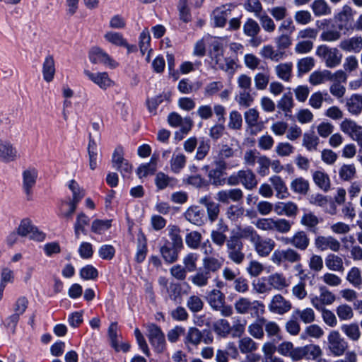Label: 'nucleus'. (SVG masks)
<instances>
[{"label":"nucleus","instance_id":"nucleus-60","mask_svg":"<svg viewBox=\"0 0 362 362\" xmlns=\"http://www.w3.org/2000/svg\"><path fill=\"white\" fill-rule=\"evenodd\" d=\"M189 0H179L177 4L180 19L185 23H188L192 19L189 8Z\"/></svg>","mask_w":362,"mask_h":362},{"label":"nucleus","instance_id":"nucleus-5","mask_svg":"<svg viewBox=\"0 0 362 362\" xmlns=\"http://www.w3.org/2000/svg\"><path fill=\"white\" fill-rule=\"evenodd\" d=\"M316 55L322 59L328 68H334L341 64L342 54L336 47L322 45L317 47Z\"/></svg>","mask_w":362,"mask_h":362},{"label":"nucleus","instance_id":"nucleus-35","mask_svg":"<svg viewBox=\"0 0 362 362\" xmlns=\"http://www.w3.org/2000/svg\"><path fill=\"white\" fill-rule=\"evenodd\" d=\"M333 80L332 74L329 70L315 71L309 76L308 81L313 86H318Z\"/></svg>","mask_w":362,"mask_h":362},{"label":"nucleus","instance_id":"nucleus-6","mask_svg":"<svg viewBox=\"0 0 362 362\" xmlns=\"http://www.w3.org/2000/svg\"><path fill=\"white\" fill-rule=\"evenodd\" d=\"M301 255L295 249L288 247L276 250L271 256V261L276 266L284 264H296L301 261Z\"/></svg>","mask_w":362,"mask_h":362},{"label":"nucleus","instance_id":"nucleus-4","mask_svg":"<svg viewBox=\"0 0 362 362\" xmlns=\"http://www.w3.org/2000/svg\"><path fill=\"white\" fill-rule=\"evenodd\" d=\"M69 188L73 194L72 199L69 202H62L60 206L61 216L66 218H70L71 217L72 214L76 211L78 203L85 196L84 190L79 187L78 184L74 180L69 182Z\"/></svg>","mask_w":362,"mask_h":362},{"label":"nucleus","instance_id":"nucleus-10","mask_svg":"<svg viewBox=\"0 0 362 362\" xmlns=\"http://www.w3.org/2000/svg\"><path fill=\"white\" fill-rule=\"evenodd\" d=\"M17 231L20 236H28L29 238L37 241H42L45 236L42 232L39 231L29 218H24L21 221Z\"/></svg>","mask_w":362,"mask_h":362},{"label":"nucleus","instance_id":"nucleus-64","mask_svg":"<svg viewBox=\"0 0 362 362\" xmlns=\"http://www.w3.org/2000/svg\"><path fill=\"white\" fill-rule=\"evenodd\" d=\"M252 90H240L235 100L238 105L241 107H248L254 102V97L251 93Z\"/></svg>","mask_w":362,"mask_h":362},{"label":"nucleus","instance_id":"nucleus-29","mask_svg":"<svg viewBox=\"0 0 362 362\" xmlns=\"http://www.w3.org/2000/svg\"><path fill=\"white\" fill-rule=\"evenodd\" d=\"M231 8L228 6L216 8L212 13V18L216 27H223L228 17L230 15Z\"/></svg>","mask_w":362,"mask_h":362},{"label":"nucleus","instance_id":"nucleus-37","mask_svg":"<svg viewBox=\"0 0 362 362\" xmlns=\"http://www.w3.org/2000/svg\"><path fill=\"white\" fill-rule=\"evenodd\" d=\"M202 338L203 333L199 329L189 327L185 334L184 343L187 346L189 345L197 346L202 341Z\"/></svg>","mask_w":362,"mask_h":362},{"label":"nucleus","instance_id":"nucleus-2","mask_svg":"<svg viewBox=\"0 0 362 362\" xmlns=\"http://www.w3.org/2000/svg\"><path fill=\"white\" fill-rule=\"evenodd\" d=\"M247 240L253 245L257 254L261 257H268L274 250L276 243L271 238H263L251 226H245Z\"/></svg>","mask_w":362,"mask_h":362},{"label":"nucleus","instance_id":"nucleus-34","mask_svg":"<svg viewBox=\"0 0 362 362\" xmlns=\"http://www.w3.org/2000/svg\"><path fill=\"white\" fill-rule=\"evenodd\" d=\"M238 345L240 352L243 354L254 353L259 347L258 344L248 336L240 337L238 341Z\"/></svg>","mask_w":362,"mask_h":362},{"label":"nucleus","instance_id":"nucleus-26","mask_svg":"<svg viewBox=\"0 0 362 362\" xmlns=\"http://www.w3.org/2000/svg\"><path fill=\"white\" fill-rule=\"evenodd\" d=\"M269 182L276 191V197L278 199H284L289 197L290 194L286 183L280 176H272L269 178Z\"/></svg>","mask_w":362,"mask_h":362},{"label":"nucleus","instance_id":"nucleus-57","mask_svg":"<svg viewBox=\"0 0 362 362\" xmlns=\"http://www.w3.org/2000/svg\"><path fill=\"white\" fill-rule=\"evenodd\" d=\"M243 33L245 35L254 37L260 32L259 24L252 18H248L243 26Z\"/></svg>","mask_w":362,"mask_h":362},{"label":"nucleus","instance_id":"nucleus-30","mask_svg":"<svg viewBox=\"0 0 362 362\" xmlns=\"http://www.w3.org/2000/svg\"><path fill=\"white\" fill-rule=\"evenodd\" d=\"M224 262L223 258H217L214 256L204 257L202 259L203 269L211 275L219 271Z\"/></svg>","mask_w":362,"mask_h":362},{"label":"nucleus","instance_id":"nucleus-50","mask_svg":"<svg viewBox=\"0 0 362 362\" xmlns=\"http://www.w3.org/2000/svg\"><path fill=\"white\" fill-rule=\"evenodd\" d=\"M309 182L303 177H297L291 182V189L293 192L300 194H306L309 190Z\"/></svg>","mask_w":362,"mask_h":362},{"label":"nucleus","instance_id":"nucleus-20","mask_svg":"<svg viewBox=\"0 0 362 362\" xmlns=\"http://www.w3.org/2000/svg\"><path fill=\"white\" fill-rule=\"evenodd\" d=\"M243 197V192L238 188L221 190L216 194V199L225 204H228L230 201L235 202H239L242 200Z\"/></svg>","mask_w":362,"mask_h":362},{"label":"nucleus","instance_id":"nucleus-36","mask_svg":"<svg viewBox=\"0 0 362 362\" xmlns=\"http://www.w3.org/2000/svg\"><path fill=\"white\" fill-rule=\"evenodd\" d=\"M325 266L333 272H341L344 270L343 259L334 253H329L326 256Z\"/></svg>","mask_w":362,"mask_h":362},{"label":"nucleus","instance_id":"nucleus-56","mask_svg":"<svg viewBox=\"0 0 362 362\" xmlns=\"http://www.w3.org/2000/svg\"><path fill=\"white\" fill-rule=\"evenodd\" d=\"M185 217L193 224L200 225L202 223V213L197 206L189 207L185 213Z\"/></svg>","mask_w":362,"mask_h":362},{"label":"nucleus","instance_id":"nucleus-8","mask_svg":"<svg viewBox=\"0 0 362 362\" xmlns=\"http://www.w3.org/2000/svg\"><path fill=\"white\" fill-rule=\"evenodd\" d=\"M146 335L150 344L154 348L155 351L162 353L165 349V334L160 327L156 324L151 323L146 325Z\"/></svg>","mask_w":362,"mask_h":362},{"label":"nucleus","instance_id":"nucleus-24","mask_svg":"<svg viewBox=\"0 0 362 362\" xmlns=\"http://www.w3.org/2000/svg\"><path fill=\"white\" fill-rule=\"evenodd\" d=\"M206 299L211 309L216 311L222 307L223 303H225L226 297L219 289L214 288L207 293Z\"/></svg>","mask_w":362,"mask_h":362},{"label":"nucleus","instance_id":"nucleus-31","mask_svg":"<svg viewBox=\"0 0 362 362\" xmlns=\"http://www.w3.org/2000/svg\"><path fill=\"white\" fill-rule=\"evenodd\" d=\"M211 275L203 268L196 270V273L189 278L191 283L199 288L205 287L209 284Z\"/></svg>","mask_w":362,"mask_h":362},{"label":"nucleus","instance_id":"nucleus-42","mask_svg":"<svg viewBox=\"0 0 362 362\" xmlns=\"http://www.w3.org/2000/svg\"><path fill=\"white\" fill-rule=\"evenodd\" d=\"M187 158L182 153H174L170 160V170L173 173H179L185 166Z\"/></svg>","mask_w":362,"mask_h":362},{"label":"nucleus","instance_id":"nucleus-22","mask_svg":"<svg viewBox=\"0 0 362 362\" xmlns=\"http://www.w3.org/2000/svg\"><path fill=\"white\" fill-rule=\"evenodd\" d=\"M256 320L247 327L248 334L256 339H262L264 337V326L266 318L264 317H254Z\"/></svg>","mask_w":362,"mask_h":362},{"label":"nucleus","instance_id":"nucleus-53","mask_svg":"<svg viewBox=\"0 0 362 362\" xmlns=\"http://www.w3.org/2000/svg\"><path fill=\"white\" fill-rule=\"evenodd\" d=\"M356 168L354 164H343L339 169V176L343 181H350L355 178Z\"/></svg>","mask_w":362,"mask_h":362},{"label":"nucleus","instance_id":"nucleus-51","mask_svg":"<svg viewBox=\"0 0 362 362\" xmlns=\"http://www.w3.org/2000/svg\"><path fill=\"white\" fill-rule=\"evenodd\" d=\"M199 255L197 252H189L182 259L183 267L188 272H193L197 269V262Z\"/></svg>","mask_w":362,"mask_h":362},{"label":"nucleus","instance_id":"nucleus-14","mask_svg":"<svg viewBox=\"0 0 362 362\" xmlns=\"http://www.w3.org/2000/svg\"><path fill=\"white\" fill-rule=\"evenodd\" d=\"M291 308V303L281 294L274 295L268 305L269 310L278 315H284L288 313Z\"/></svg>","mask_w":362,"mask_h":362},{"label":"nucleus","instance_id":"nucleus-62","mask_svg":"<svg viewBox=\"0 0 362 362\" xmlns=\"http://www.w3.org/2000/svg\"><path fill=\"white\" fill-rule=\"evenodd\" d=\"M180 230L176 226L169 227V236L171 242L170 245L181 250L183 247L182 238L180 234Z\"/></svg>","mask_w":362,"mask_h":362},{"label":"nucleus","instance_id":"nucleus-11","mask_svg":"<svg viewBox=\"0 0 362 362\" xmlns=\"http://www.w3.org/2000/svg\"><path fill=\"white\" fill-rule=\"evenodd\" d=\"M37 177L38 171L35 167L30 166L22 173V187L28 200L31 199L33 188L36 184Z\"/></svg>","mask_w":362,"mask_h":362},{"label":"nucleus","instance_id":"nucleus-44","mask_svg":"<svg viewBox=\"0 0 362 362\" xmlns=\"http://www.w3.org/2000/svg\"><path fill=\"white\" fill-rule=\"evenodd\" d=\"M354 12L352 8L349 6H344L341 11L338 14L337 18L339 21V28H347L349 25L353 21Z\"/></svg>","mask_w":362,"mask_h":362},{"label":"nucleus","instance_id":"nucleus-33","mask_svg":"<svg viewBox=\"0 0 362 362\" xmlns=\"http://www.w3.org/2000/svg\"><path fill=\"white\" fill-rule=\"evenodd\" d=\"M293 63H280L274 67L277 77L285 82H290L293 76Z\"/></svg>","mask_w":362,"mask_h":362},{"label":"nucleus","instance_id":"nucleus-21","mask_svg":"<svg viewBox=\"0 0 362 362\" xmlns=\"http://www.w3.org/2000/svg\"><path fill=\"white\" fill-rule=\"evenodd\" d=\"M259 54L262 58L274 62L283 60L286 56L285 51L281 50L279 48L275 49L270 45L263 46L259 51Z\"/></svg>","mask_w":362,"mask_h":362},{"label":"nucleus","instance_id":"nucleus-54","mask_svg":"<svg viewBox=\"0 0 362 362\" xmlns=\"http://www.w3.org/2000/svg\"><path fill=\"white\" fill-rule=\"evenodd\" d=\"M238 61L237 56L234 57H225L218 69L224 71L229 75H233L238 69Z\"/></svg>","mask_w":362,"mask_h":362},{"label":"nucleus","instance_id":"nucleus-49","mask_svg":"<svg viewBox=\"0 0 362 362\" xmlns=\"http://www.w3.org/2000/svg\"><path fill=\"white\" fill-rule=\"evenodd\" d=\"M315 16H327L331 13V8L325 0H315L311 4Z\"/></svg>","mask_w":362,"mask_h":362},{"label":"nucleus","instance_id":"nucleus-27","mask_svg":"<svg viewBox=\"0 0 362 362\" xmlns=\"http://www.w3.org/2000/svg\"><path fill=\"white\" fill-rule=\"evenodd\" d=\"M180 250V249L172 246L168 240H166L160 248L162 257L168 264L174 263L177 260Z\"/></svg>","mask_w":362,"mask_h":362},{"label":"nucleus","instance_id":"nucleus-41","mask_svg":"<svg viewBox=\"0 0 362 362\" xmlns=\"http://www.w3.org/2000/svg\"><path fill=\"white\" fill-rule=\"evenodd\" d=\"M313 179L315 185L325 192L330 189V179L329 175L321 170L315 171L313 173Z\"/></svg>","mask_w":362,"mask_h":362},{"label":"nucleus","instance_id":"nucleus-63","mask_svg":"<svg viewBox=\"0 0 362 362\" xmlns=\"http://www.w3.org/2000/svg\"><path fill=\"white\" fill-rule=\"evenodd\" d=\"M319 223L318 217L313 212L305 213L300 219V223L312 231L315 229Z\"/></svg>","mask_w":362,"mask_h":362},{"label":"nucleus","instance_id":"nucleus-38","mask_svg":"<svg viewBox=\"0 0 362 362\" xmlns=\"http://www.w3.org/2000/svg\"><path fill=\"white\" fill-rule=\"evenodd\" d=\"M200 203L206 207L209 219L211 222L216 221L220 212V206L218 204L210 200L205 197L200 199Z\"/></svg>","mask_w":362,"mask_h":362},{"label":"nucleus","instance_id":"nucleus-28","mask_svg":"<svg viewBox=\"0 0 362 362\" xmlns=\"http://www.w3.org/2000/svg\"><path fill=\"white\" fill-rule=\"evenodd\" d=\"M238 177L240 179V183L247 189H252L257 185V180L254 172L250 169L240 170L238 171Z\"/></svg>","mask_w":362,"mask_h":362},{"label":"nucleus","instance_id":"nucleus-23","mask_svg":"<svg viewBox=\"0 0 362 362\" xmlns=\"http://www.w3.org/2000/svg\"><path fill=\"white\" fill-rule=\"evenodd\" d=\"M267 281L269 284L272 290L281 291L290 285L289 280L286 276L279 272H276L268 276Z\"/></svg>","mask_w":362,"mask_h":362},{"label":"nucleus","instance_id":"nucleus-47","mask_svg":"<svg viewBox=\"0 0 362 362\" xmlns=\"http://www.w3.org/2000/svg\"><path fill=\"white\" fill-rule=\"evenodd\" d=\"M349 112L353 115H358L362 110V95H352L346 102Z\"/></svg>","mask_w":362,"mask_h":362},{"label":"nucleus","instance_id":"nucleus-13","mask_svg":"<svg viewBox=\"0 0 362 362\" xmlns=\"http://www.w3.org/2000/svg\"><path fill=\"white\" fill-rule=\"evenodd\" d=\"M281 240L284 244L291 245L301 251H305L310 245V238L303 230L297 231L291 237H284Z\"/></svg>","mask_w":362,"mask_h":362},{"label":"nucleus","instance_id":"nucleus-9","mask_svg":"<svg viewBox=\"0 0 362 362\" xmlns=\"http://www.w3.org/2000/svg\"><path fill=\"white\" fill-rule=\"evenodd\" d=\"M320 295H310V303L316 310H322L326 305H332L336 300V296L324 286L319 288Z\"/></svg>","mask_w":362,"mask_h":362},{"label":"nucleus","instance_id":"nucleus-46","mask_svg":"<svg viewBox=\"0 0 362 362\" xmlns=\"http://www.w3.org/2000/svg\"><path fill=\"white\" fill-rule=\"evenodd\" d=\"M121 333L119 330L117 322H112L108 328V337L113 347L117 351H119V337Z\"/></svg>","mask_w":362,"mask_h":362},{"label":"nucleus","instance_id":"nucleus-43","mask_svg":"<svg viewBox=\"0 0 362 362\" xmlns=\"http://www.w3.org/2000/svg\"><path fill=\"white\" fill-rule=\"evenodd\" d=\"M341 330L348 339L354 341H357L361 336V332L357 323L344 324L341 327Z\"/></svg>","mask_w":362,"mask_h":362},{"label":"nucleus","instance_id":"nucleus-12","mask_svg":"<svg viewBox=\"0 0 362 362\" xmlns=\"http://www.w3.org/2000/svg\"><path fill=\"white\" fill-rule=\"evenodd\" d=\"M245 123L247 124V131L251 135H255L261 132L263 128V124L259 122V113L255 108H250L244 113Z\"/></svg>","mask_w":362,"mask_h":362},{"label":"nucleus","instance_id":"nucleus-3","mask_svg":"<svg viewBox=\"0 0 362 362\" xmlns=\"http://www.w3.org/2000/svg\"><path fill=\"white\" fill-rule=\"evenodd\" d=\"M234 308L238 314H250L253 317H259L265 313L264 304L257 300H251L246 297H240L234 303Z\"/></svg>","mask_w":362,"mask_h":362},{"label":"nucleus","instance_id":"nucleus-15","mask_svg":"<svg viewBox=\"0 0 362 362\" xmlns=\"http://www.w3.org/2000/svg\"><path fill=\"white\" fill-rule=\"evenodd\" d=\"M90 61L93 64H103L111 68H115L117 63L109 54L98 47H93L89 52Z\"/></svg>","mask_w":362,"mask_h":362},{"label":"nucleus","instance_id":"nucleus-39","mask_svg":"<svg viewBox=\"0 0 362 362\" xmlns=\"http://www.w3.org/2000/svg\"><path fill=\"white\" fill-rule=\"evenodd\" d=\"M294 107V100L291 93H284L277 102V107L281 110L285 116L289 115Z\"/></svg>","mask_w":362,"mask_h":362},{"label":"nucleus","instance_id":"nucleus-32","mask_svg":"<svg viewBox=\"0 0 362 362\" xmlns=\"http://www.w3.org/2000/svg\"><path fill=\"white\" fill-rule=\"evenodd\" d=\"M177 180L173 177L159 172L156 174L155 184L158 189L163 190L167 187L173 188L177 185Z\"/></svg>","mask_w":362,"mask_h":362},{"label":"nucleus","instance_id":"nucleus-25","mask_svg":"<svg viewBox=\"0 0 362 362\" xmlns=\"http://www.w3.org/2000/svg\"><path fill=\"white\" fill-rule=\"evenodd\" d=\"M339 47L345 52L358 53L362 49V37L355 36L344 39L340 42Z\"/></svg>","mask_w":362,"mask_h":362},{"label":"nucleus","instance_id":"nucleus-48","mask_svg":"<svg viewBox=\"0 0 362 362\" xmlns=\"http://www.w3.org/2000/svg\"><path fill=\"white\" fill-rule=\"evenodd\" d=\"M346 279L356 288L362 286L361 271L356 267H353L349 270Z\"/></svg>","mask_w":362,"mask_h":362},{"label":"nucleus","instance_id":"nucleus-40","mask_svg":"<svg viewBox=\"0 0 362 362\" xmlns=\"http://www.w3.org/2000/svg\"><path fill=\"white\" fill-rule=\"evenodd\" d=\"M42 74L44 80L48 83L51 82L55 74L54 60L52 56L45 57L42 65Z\"/></svg>","mask_w":362,"mask_h":362},{"label":"nucleus","instance_id":"nucleus-58","mask_svg":"<svg viewBox=\"0 0 362 362\" xmlns=\"http://www.w3.org/2000/svg\"><path fill=\"white\" fill-rule=\"evenodd\" d=\"M294 315L305 324H310L315 321V314L310 308H306L303 310L296 309Z\"/></svg>","mask_w":362,"mask_h":362},{"label":"nucleus","instance_id":"nucleus-1","mask_svg":"<svg viewBox=\"0 0 362 362\" xmlns=\"http://www.w3.org/2000/svg\"><path fill=\"white\" fill-rule=\"evenodd\" d=\"M242 240H247L245 226L238 225L231 232L226 243L228 257L236 264H242L245 259Z\"/></svg>","mask_w":362,"mask_h":362},{"label":"nucleus","instance_id":"nucleus-7","mask_svg":"<svg viewBox=\"0 0 362 362\" xmlns=\"http://www.w3.org/2000/svg\"><path fill=\"white\" fill-rule=\"evenodd\" d=\"M327 346L332 356L339 357L345 354L349 346L339 331L332 330L327 335Z\"/></svg>","mask_w":362,"mask_h":362},{"label":"nucleus","instance_id":"nucleus-59","mask_svg":"<svg viewBox=\"0 0 362 362\" xmlns=\"http://www.w3.org/2000/svg\"><path fill=\"white\" fill-rule=\"evenodd\" d=\"M302 144L309 151H316L319 144V138L315 135L314 132L305 133Z\"/></svg>","mask_w":362,"mask_h":362},{"label":"nucleus","instance_id":"nucleus-45","mask_svg":"<svg viewBox=\"0 0 362 362\" xmlns=\"http://www.w3.org/2000/svg\"><path fill=\"white\" fill-rule=\"evenodd\" d=\"M215 333L223 338L227 337L232 332L230 322L226 319H220L214 324Z\"/></svg>","mask_w":362,"mask_h":362},{"label":"nucleus","instance_id":"nucleus-19","mask_svg":"<svg viewBox=\"0 0 362 362\" xmlns=\"http://www.w3.org/2000/svg\"><path fill=\"white\" fill-rule=\"evenodd\" d=\"M274 211L279 216L285 215L288 217L293 218L296 216L298 212V207L293 202H278L274 204Z\"/></svg>","mask_w":362,"mask_h":362},{"label":"nucleus","instance_id":"nucleus-55","mask_svg":"<svg viewBox=\"0 0 362 362\" xmlns=\"http://www.w3.org/2000/svg\"><path fill=\"white\" fill-rule=\"evenodd\" d=\"M361 126L350 119L346 118L340 124V129L351 138L354 136Z\"/></svg>","mask_w":362,"mask_h":362},{"label":"nucleus","instance_id":"nucleus-61","mask_svg":"<svg viewBox=\"0 0 362 362\" xmlns=\"http://www.w3.org/2000/svg\"><path fill=\"white\" fill-rule=\"evenodd\" d=\"M169 298L175 303H181L182 301L181 285L177 283L170 284L167 289Z\"/></svg>","mask_w":362,"mask_h":362},{"label":"nucleus","instance_id":"nucleus-16","mask_svg":"<svg viewBox=\"0 0 362 362\" xmlns=\"http://www.w3.org/2000/svg\"><path fill=\"white\" fill-rule=\"evenodd\" d=\"M315 245L317 249L320 251L329 250L334 252H339L341 247L340 242L334 237L331 235L317 236L315 239Z\"/></svg>","mask_w":362,"mask_h":362},{"label":"nucleus","instance_id":"nucleus-17","mask_svg":"<svg viewBox=\"0 0 362 362\" xmlns=\"http://www.w3.org/2000/svg\"><path fill=\"white\" fill-rule=\"evenodd\" d=\"M83 73L90 81L102 90H107L113 86V81L110 78L107 72L93 73L86 69Z\"/></svg>","mask_w":362,"mask_h":362},{"label":"nucleus","instance_id":"nucleus-18","mask_svg":"<svg viewBox=\"0 0 362 362\" xmlns=\"http://www.w3.org/2000/svg\"><path fill=\"white\" fill-rule=\"evenodd\" d=\"M87 150L88 154L89 168L91 170H94L98 168V164L102 160V153L97 142L92 138L91 135L89 136Z\"/></svg>","mask_w":362,"mask_h":362},{"label":"nucleus","instance_id":"nucleus-52","mask_svg":"<svg viewBox=\"0 0 362 362\" xmlns=\"http://www.w3.org/2000/svg\"><path fill=\"white\" fill-rule=\"evenodd\" d=\"M89 218L83 213H80L76 217V221L74 224V233L77 239L80 238V233H86L85 227L89 223Z\"/></svg>","mask_w":362,"mask_h":362}]
</instances>
